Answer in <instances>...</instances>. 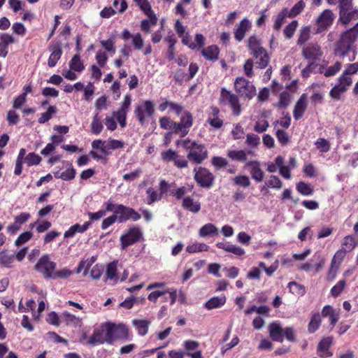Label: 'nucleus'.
<instances>
[{
    "mask_svg": "<svg viewBox=\"0 0 358 358\" xmlns=\"http://www.w3.org/2000/svg\"><path fill=\"white\" fill-rule=\"evenodd\" d=\"M358 39V22L355 25L341 33L338 40L334 43V54L341 58L346 57L351 51L354 55L350 59V62L355 59V43Z\"/></svg>",
    "mask_w": 358,
    "mask_h": 358,
    "instance_id": "obj_1",
    "label": "nucleus"
},
{
    "mask_svg": "<svg viewBox=\"0 0 358 358\" xmlns=\"http://www.w3.org/2000/svg\"><path fill=\"white\" fill-rule=\"evenodd\" d=\"M194 118L192 113L188 110H184L180 118V122H175L169 116H164L159 118V123L162 129L171 131L180 137L187 136L192 127Z\"/></svg>",
    "mask_w": 358,
    "mask_h": 358,
    "instance_id": "obj_2",
    "label": "nucleus"
},
{
    "mask_svg": "<svg viewBox=\"0 0 358 358\" xmlns=\"http://www.w3.org/2000/svg\"><path fill=\"white\" fill-rule=\"evenodd\" d=\"M182 145L187 151V158L191 162L199 164L208 158V150L206 146L195 141L186 139Z\"/></svg>",
    "mask_w": 358,
    "mask_h": 358,
    "instance_id": "obj_3",
    "label": "nucleus"
},
{
    "mask_svg": "<svg viewBox=\"0 0 358 358\" xmlns=\"http://www.w3.org/2000/svg\"><path fill=\"white\" fill-rule=\"evenodd\" d=\"M338 23L346 27L352 21L358 20V8L354 7L353 0H338Z\"/></svg>",
    "mask_w": 358,
    "mask_h": 358,
    "instance_id": "obj_4",
    "label": "nucleus"
},
{
    "mask_svg": "<svg viewBox=\"0 0 358 358\" xmlns=\"http://www.w3.org/2000/svg\"><path fill=\"white\" fill-rule=\"evenodd\" d=\"M248 45L255 58L257 66L260 69L266 67L270 57L260 41L255 36H250L248 41Z\"/></svg>",
    "mask_w": 358,
    "mask_h": 358,
    "instance_id": "obj_5",
    "label": "nucleus"
},
{
    "mask_svg": "<svg viewBox=\"0 0 358 358\" xmlns=\"http://www.w3.org/2000/svg\"><path fill=\"white\" fill-rule=\"evenodd\" d=\"M219 103L222 106H230L232 113L235 116L239 115L241 113L238 96L224 87L221 88Z\"/></svg>",
    "mask_w": 358,
    "mask_h": 358,
    "instance_id": "obj_6",
    "label": "nucleus"
},
{
    "mask_svg": "<svg viewBox=\"0 0 358 358\" xmlns=\"http://www.w3.org/2000/svg\"><path fill=\"white\" fill-rule=\"evenodd\" d=\"M57 264L50 259L49 255H42L34 265V270L46 279H52L56 269Z\"/></svg>",
    "mask_w": 358,
    "mask_h": 358,
    "instance_id": "obj_7",
    "label": "nucleus"
},
{
    "mask_svg": "<svg viewBox=\"0 0 358 358\" xmlns=\"http://www.w3.org/2000/svg\"><path fill=\"white\" fill-rule=\"evenodd\" d=\"M143 240V234L141 229L138 226H133L129 228L120 238L122 250Z\"/></svg>",
    "mask_w": 358,
    "mask_h": 358,
    "instance_id": "obj_8",
    "label": "nucleus"
},
{
    "mask_svg": "<svg viewBox=\"0 0 358 358\" xmlns=\"http://www.w3.org/2000/svg\"><path fill=\"white\" fill-rule=\"evenodd\" d=\"M108 322L101 324L98 328L94 330L92 336L87 341V343L92 346L101 345L105 343L110 345L111 336L108 334Z\"/></svg>",
    "mask_w": 358,
    "mask_h": 358,
    "instance_id": "obj_9",
    "label": "nucleus"
},
{
    "mask_svg": "<svg viewBox=\"0 0 358 358\" xmlns=\"http://www.w3.org/2000/svg\"><path fill=\"white\" fill-rule=\"evenodd\" d=\"M155 113V104L151 100H145L138 105L134 110V114L141 125L145 123L146 117L152 118Z\"/></svg>",
    "mask_w": 358,
    "mask_h": 358,
    "instance_id": "obj_10",
    "label": "nucleus"
},
{
    "mask_svg": "<svg viewBox=\"0 0 358 358\" xmlns=\"http://www.w3.org/2000/svg\"><path fill=\"white\" fill-rule=\"evenodd\" d=\"M194 179L202 188H210L215 180L213 174L206 168L199 166L194 169Z\"/></svg>",
    "mask_w": 358,
    "mask_h": 358,
    "instance_id": "obj_11",
    "label": "nucleus"
},
{
    "mask_svg": "<svg viewBox=\"0 0 358 358\" xmlns=\"http://www.w3.org/2000/svg\"><path fill=\"white\" fill-rule=\"evenodd\" d=\"M108 334L111 336L110 345H113L117 341H125L129 340V329L124 324H117L115 323L108 322Z\"/></svg>",
    "mask_w": 358,
    "mask_h": 358,
    "instance_id": "obj_12",
    "label": "nucleus"
},
{
    "mask_svg": "<svg viewBox=\"0 0 358 358\" xmlns=\"http://www.w3.org/2000/svg\"><path fill=\"white\" fill-rule=\"evenodd\" d=\"M115 213L117 215L119 223L126 222L128 220L136 222L141 218V214L135 209L123 204H117Z\"/></svg>",
    "mask_w": 358,
    "mask_h": 358,
    "instance_id": "obj_13",
    "label": "nucleus"
},
{
    "mask_svg": "<svg viewBox=\"0 0 358 358\" xmlns=\"http://www.w3.org/2000/svg\"><path fill=\"white\" fill-rule=\"evenodd\" d=\"M162 159L166 163L173 162L178 169H185L188 166V160L184 156L180 155L176 151L169 149L161 154Z\"/></svg>",
    "mask_w": 358,
    "mask_h": 358,
    "instance_id": "obj_14",
    "label": "nucleus"
},
{
    "mask_svg": "<svg viewBox=\"0 0 358 358\" xmlns=\"http://www.w3.org/2000/svg\"><path fill=\"white\" fill-rule=\"evenodd\" d=\"M335 15L330 9L324 10L316 20V33L320 34L327 31L334 23Z\"/></svg>",
    "mask_w": 358,
    "mask_h": 358,
    "instance_id": "obj_15",
    "label": "nucleus"
},
{
    "mask_svg": "<svg viewBox=\"0 0 358 358\" xmlns=\"http://www.w3.org/2000/svg\"><path fill=\"white\" fill-rule=\"evenodd\" d=\"M131 103V96L129 94L124 96L120 108L113 113L122 128L125 127L127 125V114L130 108Z\"/></svg>",
    "mask_w": 358,
    "mask_h": 358,
    "instance_id": "obj_16",
    "label": "nucleus"
},
{
    "mask_svg": "<svg viewBox=\"0 0 358 358\" xmlns=\"http://www.w3.org/2000/svg\"><path fill=\"white\" fill-rule=\"evenodd\" d=\"M48 50L50 55L48 59V66L52 68L57 65L62 57L63 53L62 43L57 41H52L48 46Z\"/></svg>",
    "mask_w": 358,
    "mask_h": 358,
    "instance_id": "obj_17",
    "label": "nucleus"
},
{
    "mask_svg": "<svg viewBox=\"0 0 358 358\" xmlns=\"http://www.w3.org/2000/svg\"><path fill=\"white\" fill-rule=\"evenodd\" d=\"M333 340L331 336L321 339L317 347V354L320 357L325 358L333 355V353L330 351V348L333 345Z\"/></svg>",
    "mask_w": 358,
    "mask_h": 358,
    "instance_id": "obj_18",
    "label": "nucleus"
},
{
    "mask_svg": "<svg viewBox=\"0 0 358 358\" xmlns=\"http://www.w3.org/2000/svg\"><path fill=\"white\" fill-rule=\"evenodd\" d=\"M307 99V94L303 93L296 101L293 110V117L294 120H299L303 116L308 106Z\"/></svg>",
    "mask_w": 358,
    "mask_h": 358,
    "instance_id": "obj_19",
    "label": "nucleus"
},
{
    "mask_svg": "<svg viewBox=\"0 0 358 358\" xmlns=\"http://www.w3.org/2000/svg\"><path fill=\"white\" fill-rule=\"evenodd\" d=\"M30 216V214L28 213H22L16 216L14 222L7 227L8 233L15 234L20 229L22 225L28 221Z\"/></svg>",
    "mask_w": 358,
    "mask_h": 358,
    "instance_id": "obj_20",
    "label": "nucleus"
},
{
    "mask_svg": "<svg viewBox=\"0 0 358 358\" xmlns=\"http://www.w3.org/2000/svg\"><path fill=\"white\" fill-rule=\"evenodd\" d=\"M269 336L272 341L280 343L283 342V330L280 322L278 321L273 322L269 324L268 327Z\"/></svg>",
    "mask_w": 358,
    "mask_h": 358,
    "instance_id": "obj_21",
    "label": "nucleus"
},
{
    "mask_svg": "<svg viewBox=\"0 0 358 358\" xmlns=\"http://www.w3.org/2000/svg\"><path fill=\"white\" fill-rule=\"evenodd\" d=\"M182 206L184 209L192 213H197L201 210V203L199 201H194V199L189 196L183 198Z\"/></svg>",
    "mask_w": 358,
    "mask_h": 358,
    "instance_id": "obj_22",
    "label": "nucleus"
},
{
    "mask_svg": "<svg viewBox=\"0 0 358 358\" xmlns=\"http://www.w3.org/2000/svg\"><path fill=\"white\" fill-rule=\"evenodd\" d=\"M201 55L206 60L215 62L219 58L220 49L217 45H211L203 48Z\"/></svg>",
    "mask_w": 358,
    "mask_h": 358,
    "instance_id": "obj_23",
    "label": "nucleus"
},
{
    "mask_svg": "<svg viewBox=\"0 0 358 358\" xmlns=\"http://www.w3.org/2000/svg\"><path fill=\"white\" fill-rule=\"evenodd\" d=\"M211 113L209 115L207 122L215 129H220L223 125V120L219 118L220 109L216 106H211Z\"/></svg>",
    "mask_w": 358,
    "mask_h": 358,
    "instance_id": "obj_24",
    "label": "nucleus"
},
{
    "mask_svg": "<svg viewBox=\"0 0 358 358\" xmlns=\"http://www.w3.org/2000/svg\"><path fill=\"white\" fill-rule=\"evenodd\" d=\"M303 57L307 59L315 60L322 55L321 48L318 45H312L302 51Z\"/></svg>",
    "mask_w": 358,
    "mask_h": 358,
    "instance_id": "obj_25",
    "label": "nucleus"
},
{
    "mask_svg": "<svg viewBox=\"0 0 358 358\" xmlns=\"http://www.w3.org/2000/svg\"><path fill=\"white\" fill-rule=\"evenodd\" d=\"M322 324V318L319 312L313 311L310 315V319L308 324V331L310 334L315 333Z\"/></svg>",
    "mask_w": 358,
    "mask_h": 358,
    "instance_id": "obj_26",
    "label": "nucleus"
},
{
    "mask_svg": "<svg viewBox=\"0 0 358 358\" xmlns=\"http://www.w3.org/2000/svg\"><path fill=\"white\" fill-rule=\"evenodd\" d=\"M145 15L148 16V18L141 21V29L143 31L149 33L150 31V28L157 24L158 19L155 12Z\"/></svg>",
    "mask_w": 358,
    "mask_h": 358,
    "instance_id": "obj_27",
    "label": "nucleus"
},
{
    "mask_svg": "<svg viewBox=\"0 0 358 358\" xmlns=\"http://www.w3.org/2000/svg\"><path fill=\"white\" fill-rule=\"evenodd\" d=\"M216 246L224 250L227 252H231L237 256L243 255L245 253L244 249L224 242H218Z\"/></svg>",
    "mask_w": 358,
    "mask_h": 358,
    "instance_id": "obj_28",
    "label": "nucleus"
},
{
    "mask_svg": "<svg viewBox=\"0 0 358 358\" xmlns=\"http://www.w3.org/2000/svg\"><path fill=\"white\" fill-rule=\"evenodd\" d=\"M226 303L225 296H214L210 299L204 304V307L208 310H213L224 306Z\"/></svg>",
    "mask_w": 358,
    "mask_h": 358,
    "instance_id": "obj_29",
    "label": "nucleus"
},
{
    "mask_svg": "<svg viewBox=\"0 0 358 358\" xmlns=\"http://www.w3.org/2000/svg\"><path fill=\"white\" fill-rule=\"evenodd\" d=\"M103 129L101 117L99 115V113H96L91 122L90 129L91 132L94 135H99L101 133Z\"/></svg>",
    "mask_w": 358,
    "mask_h": 358,
    "instance_id": "obj_30",
    "label": "nucleus"
},
{
    "mask_svg": "<svg viewBox=\"0 0 358 358\" xmlns=\"http://www.w3.org/2000/svg\"><path fill=\"white\" fill-rule=\"evenodd\" d=\"M133 324L136 328L138 334L143 336L147 334L150 322L148 320H134Z\"/></svg>",
    "mask_w": 358,
    "mask_h": 358,
    "instance_id": "obj_31",
    "label": "nucleus"
},
{
    "mask_svg": "<svg viewBox=\"0 0 358 358\" xmlns=\"http://www.w3.org/2000/svg\"><path fill=\"white\" fill-rule=\"evenodd\" d=\"M357 245L355 238L352 235H348L344 237L341 244V248L347 252L352 251Z\"/></svg>",
    "mask_w": 358,
    "mask_h": 358,
    "instance_id": "obj_32",
    "label": "nucleus"
},
{
    "mask_svg": "<svg viewBox=\"0 0 358 358\" xmlns=\"http://www.w3.org/2000/svg\"><path fill=\"white\" fill-rule=\"evenodd\" d=\"M296 189L301 194L304 196L312 195L314 192L313 187L307 182L300 181L296 184Z\"/></svg>",
    "mask_w": 358,
    "mask_h": 358,
    "instance_id": "obj_33",
    "label": "nucleus"
},
{
    "mask_svg": "<svg viewBox=\"0 0 358 358\" xmlns=\"http://www.w3.org/2000/svg\"><path fill=\"white\" fill-rule=\"evenodd\" d=\"M69 67L70 69L77 72H81L85 69V66L80 60L79 54L73 56L69 62Z\"/></svg>",
    "mask_w": 358,
    "mask_h": 358,
    "instance_id": "obj_34",
    "label": "nucleus"
},
{
    "mask_svg": "<svg viewBox=\"0 0 358 358\" xmlns=\"http://www.w3.org/2000/svg\"><path fill=\"white\" fill-rule=\"evenodd\" d=\"M217 234L218 230L217 227L210 223L204 224L199 230V236L201 237L217 235Z\"/></svg>",
    "mask_w": 358,
    "mask_h": 358,
    "instance_id": "obj_35",
    "label": "nucleus"
},
{
    "mask_svg": "<svg viewBox=\"0 0 358 358\" xmlns=\"http://www.w3.org/2000/svg\"><path fill=\"white\" fill-rule=\"evenodd\" d=\"M287 287L289 292L293 294L298 296H303L306 294V287L304 285H301L295 281H292L288 283Z\"/></svg>",
    "mask_w": 358,
    "mask_h": 358,
    "instance_id": "obj_36",
    "label": "nucleus"
},
{
    "mask_svg": "<svg viewBox=\"0 0 358 358\" xmlns=\"http://www.w3.org/2000/svg\"><path fill=\"white\" fill-rule=\"evenodd\" d=\"M234 89L241 96L246 94V79L243 77L237 78L234 82Z\"/></svg>",
    "mask_w": 358,
    "mask_h": 358,
    "instance_id": "obj_37",
    "label": "nucleus"
},
{
    "mask_svg": "<svg viewBox=\"0 0 358 358\" xmlns=\"http://www.w3.org/2000/svg\"><path fill=\"white\" fill-rule=\"evenodd\" d=\"M14 255H9L6 250L0 252V264L6 268H11Z\"/></svg>",
    "mask_w": 358,
    "mask_h": 358,
    "instance_id": "obj_38",
    "label": "nucleus"
},
{
    "mask_svg": "<svg viewBox=\"0 0 358 358\" xmlns=\"http://www.w3.org/2000/svg\"><path fill=\"white\" fill-rule=\"evenodd\" d=\"M117 262H112L107 265L106 275L108 280H114L117 282Z\"/></svg>",
    "mask_w": 358,
    "mask_h": 358,
    "instance_id": "obj_39",
    "label": "nucleus"
},
{
    "mask_svg": "<svg viewBox=\"0 0 358 358\" xmlns=\"http://www.w3.org/2000/svg\"><path fill=\"white\" fill-rule=\"evenodd\" d=\"M291 96L289 92L284 91L280 94L279 101L274 106L279 108H286L290 103Z\"/></svg>",
    "mask_w": 358,
    "mask_h": 358,
    "instance_id": "obj_40",
    "label": "nucleus"
},
{
    "mask_svg": "<svg viewBox=\"0 0 358 358\" xmlns=\"http://www.w3.org/2000/svg\"><path fill=\"white\" fill-rule=\"evenodd\" d=\"M305 6L303 0L299 1L289 11L287 10V17L290 18L296 17L303 10Z\"/></svg>",
    "mask_w": 358,
    "mask_h": 358,
    "instance_id": "obj_41",
    "label": "nucleus"
},
{
    "mask_svg": "<svg viewBox=\"0 0 358 358\" xmlns=\"http://www.w3.org/2000/svg\"><path fill=\"white\" fill-rule=\"evenodd\" d=\"M347 91V87L342 85H336L330 91V96L336 100H340L341 95Z\"/></svg>",
    "mask_w": 358,
    "mask_h": 358,
    "instance_id": "obj_42",
    "label": "nucleus"
},
{
    "mask_svg": "<svg viewBox=\"0 0 358 358\" xmlns=\"http://www.w3.org/2000/svg\"><path fill=\"white\" fill-rule=\"evenodd\" d=\"M227 156L234 161L243 162L246 159V152L245 150H229Z\"/></svg>",
    "mask_w": 358,
    "mask_h": 358,
    "instance_id": "obj_43",
    "label": "nucleus"
},
{
    "mask_svg": "<svg viewBox=\"0 0 358 358\" xmlns=\"http://www.w3.org/2000/svg\"><path fill=\"white\" fill-rule=\"evenodd\" d=\"M346 286V280L345 279L340 280L331 289V294L333 297H338L343 291Z\"/></svg>",
    "mask_w": 358,
    "mask_h": 358,
    "instance_id": "obj_44",
    "label": "nucleus"
},
{
    "mask_svg": "<svg viewBox=\"0 0 358 358\" xmlns=\"http://www.w3.org/2000/svg\"><path fill=\"white\" fill-rule=\"evenodd\" d=\"M41 160L42 159L39 155L34 152H30L25 157L24 162L28 166H31L39 164Z\"/></svg>",
    "mask_w": 358,
    "mask_h": 358,
    "instance_id": "obj_45",
    "label": "nucleus"
},
{
    "mask_svg": "<svg viewBox=\"0 0 358 358\" xmlns=\"http://www.w3.org/2000/svg\"><path fill=\"white\" fill-rule=\"evenodd\" d=\"M287 17V8H283L279 14L277 15V17L275 20L273 28L276 31H279L283 24L285 17Z\"/></svg>",
    "mask_w": 358,
    "mask_h": 358,
    "instance_id": "obj_46",
    "label": "nucleus"
},
{
    "mask_svg": "<svg viewBox=\"0 0 358 358\" xmlns=\"http://www.w3.org/2000/svg\"><path fill=\"white\" fill-rule=\"evenodd\" d=\"M195 42H192L189 45V48L192 50H199L205 45L206 38L201 34H196L194 37Z\"/></svg>",
    "mask_w": 358,
    "mask_h": 358,
    "instance_id": "obj_47",
    "label": "nucleus"
},
{
    "mask_svg": "<svg viewBox=\"0 0 358 358\" xmlns=\"http://www.w3.org/2000/svg\"><path fill=\"white\" fill-rule=\"evenodd\" d=\"M298 27V21L293 20L289 24H287L284 29V35L285 36L290 39L293 37L295 31Z\"/></svg>",
    "mask_w": 358,
    "mask_h": 358,
    "instance_id": "obj_48",
    "label": "nucleus"
},
{
    "mask_svg": "<svg viewBox=\"0 0 358 358\" xmlns=\"http://www.w3.org/2000/svg\"><path fill=\"white\" fill-rule=\"evenodd\" d=\"M315 145L321 152H327L331 148L329 141L324 138H318Z\"/></svg>",
    "mask_w": 358,
    "mask_h": 358,
    "instance_id": "obj_49",
    "label": "nucleus"
},
{
    "mask_svg": "<svg viewBox=\"0 0 358 358\" xmlns=\"http://www.w3.org/2000/svg\"><path fill=\"white\" fill-rule=\"evenodd\" d=\"M246 32V18H243L239 27L236 30L234 33V37L238 41H241L243 39L245 34Z\"/></svg>",
    "mask_w": 358,
    "mask_h": 358,
    "instance_id": "obj_50",
    "label": "nucleus"
},
{
    "mask_svg": "<svg viewBox=\"0 0 358 358\" xmlns=\"http://www.w3.org/2000/svg\"><path fill=\"white\" fill-rule=\"evenodd\" d=\"M73 273V272L71 270L66 268H64L59 271L55 270L52 279H66L69 278L71 275H72Z\"/></svg>",
    "mask_w": 358,
    "mask_h": 358,
    "instance_id": "obj_51",
    "label": "nucleus"
},
{
    "mask_svg": "<svg viewBox=\"0 0 358 358\" xmlns=\"http://www.w3.org/2000/svg\"><path fill=\"white\" fill-rule=\"evenodd\" d=\"M142 173V169L141 168H138L131 173L124 174L122 178L126 182H131L138 179Z\"/></svg>",
    "mask_w": 358,
    "mask_h": 358,
    "instance_id": "obj_52",
    "label": "nucleus"
},
{
    "mask_svg": "<svg viewBox=\"0 0 358 358\" xmlns=\"http://www.w3.org/2000/svg\"><path fill=\"white\" fill-rule=\"evenodd\" d=\"M310 31V30L308 27H304L301 28L297 40L298 45H302L309 39Z\"/></svg>",
    "mask_w": 358,
    "mask_h": 358,
    "instance_id": "obj_53",
    "label": "nucleus"
},
{
    "mask_svg": "<svg viewBox=\"0 0 358 358\" xmlns=\"http://www.w3.org/2000/svg\"><path fill=\"white\" fill-rule=\"evenodd\" d=\"M71 168L63 171L59 175V178L63 180H72L75 178L76 170L73 167L72 164H70Z\"/></svg>",
    "mask_w": 358,
    "mask_h": 358,
    "instance_id": "obj_54",
    "label": "nucleus"
},
{
    "mask_svg": "<svg viewBox=\"0 0 358 358\" xmlns=\"http://www.w3.org/2000/svg\"><path fill=\"white\" fill-rule=\"evenodd\" d=\"M62 320H63L67 324L77 325L80 322V319L75 315L68 313L64 312L61 315Z\"/></svg>",
    "mask_w": 358,
    "mask_h": 358,
    "instance_id": "obj_55",
    "label": "nucleus"
},
{
    "mask_svg": "<svg viewBox=\"0 0 358 358\" xmlns=\"http://www.w3.org/2000/svg\"><path fill=\"white\" fill-rule=\"evenodd\" d=\"M347 254V252L345 251L343 249L340 248L334 254L332 259H331V264H335L336 266H340L341 263L344 259L345 255Z\"/></svg>",
    "mask_w": 358,
    "mask_h": 358,
    "instance_id": "obj_56",
    "label": "nucleus"
},
{
    "mask_svg": "<svg viewBox=\"0 0 358 358\" xmlns=\"http://www.w3.org/2000/svg\"><path fill=\"white\" fill-rule=\"evenodd\" d=\"M341 63L340 62H336L334 65L329 66L324 75L325 77H331L336 75L341 69Z\"/></svg>",
    "mask_w": 358,
    "mask_h": 358,
    "instance_id": "obj_57",
    "label": "nucleus"
},
{
    "mask_svg": "<svg viewBox=\"0 0 358 358\" xmlns=\"http://www.w3.org/2000/svg\"><path fill=\"white\" fill-rule=\"evenodd\" d=\"M145 14L154 13L148 0H134Z\"/></svg>",
    "mask_w": 358,
    "mask_h": 358,
    "instance_id": "obj_58",
    "label": "nucleus"
},
{
    "mask_svg": "<svg viewBox=\"0 0 358 358\" xmlns=\"http://www.w3.org/2000/svg\"><path fill=\"white\" fill-rule=\"evenodd\" d=\"M250 173L252 178L257 182H261L264 178V173L258 165L252 167Z\"/></svg>",
    "mask_w": 358,
    "mask_h": 358,
    "instance_id": "obj_59",
    "label": "nucleus"
},
{
    "mask_svg": "<svg viewBox=\"0 0 358 358\" xmlns=\"http://www.w3.org/2000/svg\"><path fill=\"white\" fill-rule=\"evenodd\" d=\"M266 186L273 189H280L282 186V181L276 176H271L267 182Z\"/></svg>",
    "mask_w": 358,
    "mask_h": 358,
    "instance_id": "obj_60",
    "label": "nucleus"
},
{
    "mask_svg": "<svg viewBox=\"0 0 358 358\" xmlns=\"http://www.w3.org/2000/svg\"><path fill=\"white\" fill-rule=\"evenodd\" d=\"M33 236V234L31 231H25L21 234L15 240V244L17 246H20L27 241H29Z\"/></svg>",
    "mask_w": 358,
    "mask_h": 358,
    "instance_id": "obj_61",
    "label": "nucleus"
},
{
    "mask_svg": "<svg viewBox=\"0 0 358 358\" xmlns=\"http://www.w3.org/2000/svg\"><path fill=\"white\" fill-rule=\"evenodd\" d=\"M146 193L148 194L147 203L148 205H152L157 200L161 199V196H158L157 192L152 187L148 188L146 190Z\"/></svg>",
    "mask_w": 358,
    "mask_h": 358,
    "instance_id": "obj_62",
    "label": "nucleus"
},
{
    "mask_svg": "<svg viewBox=\"0 0 358 358\" xmlns=\"http://www.w3.org/2000/svg\"><path fill=\"white\" fill-rule=\"evenodd\" d=\"M269 310L270 308L266 306H260L259 307L252 306L250 308H248V314L252 313V312H257L259 315H265L268 316Z\"/></svg>",
    "mask_w": 358,
    "mask_h": 358,
    "instance_id": "obj_63",
    "label": "nucleus"
},
{
    "mask_svg": "<svg viewBox=\"0 0 358 358\" xmlns=\"http://www.w3.org/2000/svg\"><path fill=\"white\" fill-rule=\"evenodd\" d=\"M212 164L217 169L225 167L228 164V162L225 158L215 156L212 158Z\"/></svg>",
    "mask_w": 358,
    "mask_h": 358,
    "instance_id": "obj_64",
    "label": "nucleus"
}]
</instances>
